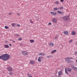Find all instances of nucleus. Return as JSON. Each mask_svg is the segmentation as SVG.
Here are the masks:
<instances>
[{
	"label": "nucleus",
	"instance_id": "41",
	"mask_svg": "<svg viewBox=\"0 0 77 77\" xmlns=\"http://www.w3.org/2000/svg\"><path fill=\"white\" fill-rule=\"evenodd\" d=\"M64 0H61V2H63Z\"/></svg>",
	"mask_w": 77,
	"mask_h": 77
},
{
	"label": "nucleus",
	"instance_id": "5",
	"mask_svg": "<svg viewBox=\"0 0 77 77\" xmlns=\"http://www.w3.org/2000/svg\"><path fill=\"white\" fill-rule=\"evenodd\" d=\"M57 18H54L52 19V21L55 23H57Z\"/></svg>",
	"mask_w": 77,
	"mask_h": 77
},
{
	"label": "nucleus",
	"instance_id": "20",
	"mask_svg": "<svg viewBox=\"0 0 77 77\" xmlns=\"http://www.w3.org/2000/svg\"><path fill=\"white\" fill-rule=\"evenodd\" d=\"M35 42V41L33 40H31L30 41V42H31V43H33V42Z\"/></svg>",
	"mask_w": 77,
	"mask_h": 77
},
{
	"label": "nucleus",
	"instance_id": "28",
	"mask_svg": "<svg viewBox=\"0 0 77 77\" xmlns=\"http://www.w3.org/2000/svg\"><path fill=\"white\" fill-rule=\"evenodd\" d=\"M9 73L10 75H12V72H10Z\"/></svg>",
	"mask_w": 77,
	"mask_h": 77
},
{
	"label": "nucleus",
	"instance_id": "33",
	"mask_svg": "<svg viewBox=\"0 0 77 77\" xmlns=\"http://www.w3.org/2000/svg\"><path fill=\"white\" fill-rule=\"evenodd\" d=\"M17 27H20V25L18 24L17 25Z\"/></svg>",
	"mask_w": 77,
	"mask_h": 77
},
{
	"label": "nucleus",
	"instance_id": "3",
	"mask_svg": "<svg viewBox=\"0 0 77 77\" xmlns=\"http://www.w3.org/2000/svg\"><path fill=\"white\" fill-rule=\"evenodd\" d=\"M63 20H64V21H66V20H69V17L68 16H65L63 17Z\"/></svg>",
	"mask_w": 77,
	"mask_h": 77
},
{
	"label": "nucleus",
	"instance_id": "17",
	"mask_svg": "<svg viewBox=\"0 0 77 77\" xmlns=\"http://www.w3.org/2000/svg\"><path fill=\"white\" fill-rule=\"evenodd\" d=\"M54 3L56 4V5H59V1H56L54 2Z\"/></svg>",
	"mask_w": 77,
	"mask_h": 77
},
{
	"label": "nucleus",
	"instance_id": "42",
	"mask_svg": "<svg viewBox=\"0 0 77 77\" xmlns=\"http://www.w3.org/2000/svg\"><path fill=\"white\" fill-rule=\"evenodd\" d=\"M75 54L76 55H77V52H75Z\"/></svg>",
	"mask_w": 77,
	"mask_h": 77
},
{
	"label": "nucleus",
	"instance_id": "1",
	"mask_svg": "<svg viewBox=\"0 0 77 77\" xmlns=\"http://www.w3.org/2000/svg\"><path fill=\"white\" fill-rule=\"evenodd\" d=\"M10 57H11V56L8 54H4L2 56H0V59H2L3 60H8L9 59Z\"/></svg>",
	"mask_w": 77,
	"mask_h": 77
},
{
	"label": "nucleus",
	"instance_id": "11",
	"mask_svg": "<svg viewBox=\"0 0 77 77\" xmlns=\"http://www.w3.org/2000/svg\"><path fill=\"white\" fill-rule=\"evenodd\" d=\"M30 64H32V65H34V64H35V61H30Z\"/></svg>",
	"mask_w": 77,
	"mask_h": 77
},
{
	"label": "nucleus",
	"instance_id": "24",
	"mask_svg": "<svg viewBox=\"0 0 77 77\" xmlns=\"http://www.w3.org/2000/svg\"><path fill=\"white\" fill-rule=\"evenodd\" d=\"M5 29H9V27H8L7 26H5Z\"/></svg>",
	"mask_w": 77,
	"mask_h": 77
},
{
	"label": "nucleus",
	"instance_id": "43",
	"mask_svg": "<svg viewBox=\"0 0 77 77\" xmlns=\"http://www.w3.org/2000/svg\"><path fill=\"white\" fill-rule=\"evenodd\" d=\"M9 46H11V45H12L11 44H9Z\"/></svg>",
	"mask_w": 77,
	"mask_h": 77
},
{
	"label": "nucleus",
	"instance_id": "31",
	"mask_svg": "<svg viewBox=\"0 0 77 77\" xmlns=\"http://www.w3.org/2000/svg\"><path fill=\"white\" fill-rule=\"evenodd\" d=\"M38 58L41 59H42L43 58V57H38Z\"/></svg>",
	"mask_w": 77,
	"mask_h": 77
},
{
	"label": "nucleus",
	"instance_id": "2",
	"mask_svg": "<svg viewBox=\"0 0 77 77\" xmlns=\"http://www.w3.org/2000/svg\"><path fill=\"white\" fill-rule=\"evenodd\" d=\"M74 59L73 58H72V57H68L66 58L65 60L66 61L68 62L71 63V60H70V59Z\"/></svg>",
	"mask_w": 77,
	"mask_h": 77
},
{
	"label": "nucleus",
	"instance_id": "22",
	"mask_svg": "<svg viewBox=\"0 0 77 77\" xmlns=\"http://www.w3.org/2000/svg\"><path fill=\"white\" fill-rule=\"evenodd\" d=\"M68 71H69V72H70V71H72V69H71L68 68Z\"/></svg>",
	"mask_w": 77,
	"mask_h": 77
},
{
	"label": "nucleus",
	"instance_id": "6",
	"mask_svg": "<svg viewBox=\"0 0 77 77\" xmlns=\"http://www.w3.org/2000/svg\"><path fill=\"white\" fill-rule=\"evenodd\" d=\"M64 34H65V35H68V34H69V32L67 31H63Z\"/></svg>",
	"mask_w": 77,
	"mask_h": 77
},
{
	"label": "nucleus",
	"instance_id": "9",
	"mask_svg": "<svg viewBox=\"0 0 77 77\" xmlns=\"http://www.w3.org/2000/svg\"><path fill=\"white\" fill-rule=\"evenodd\" d=\"M76 34V32L75 31H72V35H75V34Z\"/></svg>",
	"mask_w": 77,
	"mask_h": 77
},
{
	"label": "nucleus",
	"instance_id": "21",
	"mask_svg": "<svg viewBox=\"0 0 77 77\" xmlns=\"http://www.w3.org/2000/svg\"><path fill=\"white\" fill-rule=\"evenodd\" d=\"M15 24H16L15 23H13L11 25L13 27H15Z\"/></svg>",
	"mask_w": 77,
	"mask_h": 77
},
{
	"label": "nucleus",
	"instance_id": "25",
	"mask_svg": "<svg viewBox=\"0 0 77 77\" xmlns=\"http://www.w3.org/2000/svg\"><path fill=\"white\" fill-rule=\"evenodd\" d=\"M58 9H63V7H60L59 8H58Z\"/></svg>",
	"mask_w": 77,
	"mask_h": 77
},
{
	"label": "nucleus",
	"instance_id": "32",
	"mask_svg": "<svg viewBox=\"0 0 77 77\" xmlns=\"http://www.w3.org/2000/svg\"><path fill=\"white\" fill-rule=\"evenodd\" d=\"M9 15H12V13H9Z\"/></svg>",
	"mask_w": 77,
	"mask_h": 77
},
{
	"label": "nucleus",
	"instance_id": "15",
	"mask_svg": "<svg viewBox=\"0 0 77 77\" xmlns=\"http://www.w3.org/2000/svg\"><path fill=\"white\" fill-rule=\"evenodd\" d=\"M57 12L58 13H59V14H64V12L62 13V12L60 11H57Z\"/></svg>",
	"mask_w": 77,
	"mask_h": 77
},
{
	"label": "nucleus",
	"instance_id": "19",
	"mask_svg": "<svg viewBox=\"0 0 77 77\" xmlns=\"http://www.w3.org/2000/svg\"><path fill=\"white\" fill-rule=\"evenodd\" d=\"M38 61L39 62H41V59H40L39 58H38Z\"/></svg>",
	"mask_w": 77,
	"mask_h": 77
},
{
	"label": "nucleus",
	"instance_id": "30",
	"mask_svg": "<svg viewBox=\"0 0 77 77\" xmlns=\"http://www.w3.org/2000/svg\"><path fill=\"white\" fill-rule=\"evenodd\" d=\"M57 37H58V36L57 35V36H56V37L55 38V39H57Z\"/></svg>",
	"mask_w": 77,
	"mask_h": 77
},
{
	"label": "nucleus",
	"instance_id": "39",
	"mask_svg": "<svg viewBox=\"0 0 77 77\" xmlns=\"http://www.w3.org/2000/svg\"><path fill=\"white\" fill-rule=\"evenodd\" d=\"M49 25H51V23H49Z\"/></svg>",
	"mask_w": 77,
	"mask_h": 77
},
{
	"label": "nucleus",
	"instance_id": "48",
	"mask_svg": "<svg viewBox=\"0 0 77 77\" xmlns=\"http://www.w3.org/2000/svg\"><path fill=\"white\" fill-rule=\"evenodd\" d=\"M47 57H48V56H47Z\"/></svg>",
	"mask_w": 77,
	"mask_h": 77
},
{
	"label": "nucleus",
	"instance_id": "49",
	"mask_svg": "<svg viewBox=\"0 0 77 77\" xmlns=\"http://www.w3.org/2000/svg\"><path fill=\"white\" fill-rule=\"evenodd\" d=\"M38 18V20H39V18Z\"/></svg>",
	"mask_w": 77,
	"mask_h": 77
},
{
	"label": "nucleus",
	"instance_id": "23",
	"mask_svg": "<svg viewBox=\"0 0 77 77\" xmlns=\"http://www.w3.org/2000/svg\"><path fill=\"white\" fill-rule=\"evenodd\" d=\"M22 39H21V38H18L17 40L18 41H21L22 40Z\"/></svg>",
	"mask_w": 77,
	"mask_h": 77
},
{
	"label": "nucleus",
	"instance_id": "26",
	"mask_svg": "<svg viewBox=\"0 0 77 77\" xmlns=\"http://www.w3.org/2000/svg\"><path fill=\"white\" fill-rule=\"evenodd\" d=\"M73 41V40H71L69 41V43H71V42H72Z\"/></svg>",
	"mask_w": 77,
	"mask_h": 77
},
{
	"label": "nucleus",
	"instance_id": "34",
	"mask_svg": "<svg viewBox=\"0 0 77 77\" xmlns=\"http://www.w3.org/2000/svg\"><path fill=\"white\" fill-rule=\"evenodd\" d=\"M65 72H66V74H68V72H67V71H66V69H65Z\"/></svg>",
	"mask_w": 77,
	"mask_h": 77
},
{
	"label": "nucleus",
	"instance_id": "46",
	"mask_svg": "<svg viewBox=\"0 0 77 77\" xmlns=\"http://www.w3.org/2000/svg\"><path fill=\"white\" fill-rule=\"evenodd\" d=\"M58 77H61V76L60 75H59Z\"/></svg>",
	"mask_w": 77,
	"mask_h": 77
},
{
	"label": "nucleus",
	"instance_id": "29",
	"mask_svg": "<svg viewBox=\"0 0 77 77\" xmlns=\"http://www.w3.org/2000/svg\"><path fill=\"white\" fill-rule=\"evenodd\" d=\"M29 20L30 21V22H31V23H33V21H32V20Z\"/></svg>",
	"mask_w": 77,
	"mask_h": 77
},
{
	"label": "nucleus",
	"instance_id": "35",
	"mask_svg": "<svg viewBox=\"0 0 77 77\" xmlns=\"http://www.w3.org/2000/svg\"><path fill=\"white\" fill-rule=\"evenodd\" d=\"M20 46H22V45H23V44L22 43H20Z\"/></svg>",
	"mask_w": 77,
	"mask_h": 77
},
{
	"label": "nucleus",
	"instance_id": "44",
	"mask_svg": "<svg viewBox=\"0 0 77 77\" xmlns=\"http://www.w3.org/2000/svg\"><path fill=\"white\" fill-rule=\"evenodd\" d=\"M8 41H6L5 42V43L6 44V43H8Z\"/></svg>",
	"mask_w": 77,
	"mask_h": 77
},
{
	"label": "nucleus",
	"instance_id": "50",
	"mask_svg": "<svg viewBox=\"0 0 77 77\" xmlns=\"http://www.w3.org/2000/svg\"><path fill=\"white\" fill-rule=\"evenodd\" d=\"M10 41H12V40H10Z\"/></svg>",
	"mask_w": 77,
	"mask_h": 77
},
{
	"label": "nucleus",
	"instance_id": "8",
	"mask_svg": "<svg viewBox=\"0 0 77 77\" xmlns=\"http://www.w3.org/2000/svg\"><path fill=\"white\" fill-rule=\"evenodd\" d=\"M39 56H45V54L44 53H39L38 54Z\"/></svg>",
	"mask_w": 77,
	"mask_h": 77
},
{
	"label": "nucleus",
	"instance_id": "7",
	"mask_svg": "<svg viewBox=\"0 0 77 77\" xmlns=\"http://www.w3.org/2000/svg\"><path fill=\"white\" fill-rule=\"evenodd\" d=\"M22 53L23 54V55L25 56H26V55H27V53L25 51H22Z\"/></svg>",
	"mask_w": 77,
	"mask_h": 77
},
{
	"label": "nucleus",
	"instance_id": "37",
	"mask_svg": "<svg viewBox=\"0 0 77 77\" xmlns=\"http://www.w3.org/2000/svg\"><path fill=\"white\" fill-rule=\"evenodd\" d=\"M71 67H72L73 68H74V66L73 65H71Z\"/></svg>",
	"mask_w": 77,
	"mask_h": 77
},
{
	"label": "nucleus",
	"instance_id": "47",
	"mask_svg": "<svg viewBox=\"0 0 77 77\" xmlns=\"http://www.w3.org/2000/svg\"><path fill=\"white\" fill-rule=\"evenodd\" d=\"M76 62H77V59L76 60Z\"/></svg>",
	"mask_w": 77,
	"mask_h": 77
},
{
	"label": "nucleus",
	"instance_id": "36",
	"mask_svg": "<svg viewBox=\"0 0 77 77\" xmlns=\"http://www.w3.org/2000/svg\"><path fill=\"white\" fill-rule=\"evenodd\" d=\"M27 75H29V77H32V75L29 76V74H28Z\"/></svg>",
	"mask_w": 77,
	"mask_h": 77
},
{
	"label": "nucleus",
	"instance_id": "16",
	"mask_svg": "<svg viewBox=\"0 0 77 77\" xmlns=\"http://www.w3.org/2000/svg\"><path fill=\"white\" fill-rule=\"evenodd\" d=\"M49 45L51 46H53V45H54V43H53L51 42L49 43Z\"/></svg>",
	"mask_w": 77,
	"mask_h": 77
},
{
	"label": "nucleus",
	"instance_id": "40",
	"mask_svg": "<svg viewBox=\"0 0 77 77\" xmlns=\"http://www.w3.org/2000/svg\"><path fill=\"white\" fill-rule=\"evenodd\" d=\"M17 15H18V16H20V13H17Z\"/></svg>",
	"mask_w": 77,
	"mask_h": 77
},
{
	"label": "nucleus",
	"instance_id": "12",
	"mask_svg": "<svg viewBox=\"0 0 77 77\" xmlns=\"http://www.w3.org/2000/svg\"><path fill=\"white\" fill-rule=\"evenodd\" d=\"M62 74V72L60 71L58 72V75H61Z\"/></svg>",
	"mask_w": 77,
	"mask_h": 77
},
{
	"label": "nucleus",
	"instance_id": "51",
	"mask_svg": "<svg viewBox=\"0 0 77 77\" xmlns=\"http://www.w3.org/2000/svg\"><path fill=\"white\" fill-rule=\"evenodd\" d=\"M35 18H36V16H35Z\"/></svg>",
	"mask_w": 77,
	"mask_h": 77
},
{
	"label": "nucleus",
	"instance_id": "13",
	"mask_svg": "<svg viewBox=\"0 0 77 77\" xmlns=\"http://www.w3.org/2000/svg\"><path fill=\"white\" fill-rule=\"evenodd\" d=\"M4 47L5 48H9V45H5Z\"/></svg>",
	"mask_w": 77,
	"mask_h": 77
},
{
	"label": "nucleus",
	"instance_id": "45",
	"mask_svg": "<svg viewBox=\"0 0 77 77\" xmlns=\"http://www.w3.org/2000/svg\"><path fill=\"white\" fill-rule=\"evenodd\" d=\"M13 42L15 43V41H13Z\"/></svg>",
	"mask_w": 77,
	"mask_h": 77
},
{
	"label": "nucleus",
	"instance_id": "10",
	"mask_svg": "<svg viewBox=\"0 0 77 77\" xmlns=\"http://www.w3.org/2000/svg\"><path fill=\"white\" fill-rule=\"evenodd\" d=\"M50 13L51 14H52V15H56L57 14L56 12H50Z\"/></svg>",
	"mask_w": 77,
	"mask_h": 77
},
{
	"label": "nucleus",
	"instance_id": "27",
	"mask_svg": "<svg viewBox=\"0 0 77 77\" xmlns=\"http://www.w3.org/2000/svg\"><path fill=\"white\" fill-rule=\"evenodd\" d=\"M73 69H74V70H76V69H77V68L76 67H74Z\"/></svg>",
	"mask_w": 77,
	"mask_h": 77
},
{
	"label": "nucleus",
	"instance_id": "38",
	"mask_svg": "<svg viewBox=\"0 0 77 77\" xmlns=\"http://www.w3.org/2000/svg\"><path fill=\"white\" fill-rule=\"evenodd\" d=\"M16 36H19V35L18 34H16Z\"/></svg>",
	"mask_w": 77,
	"mask_h": 77
},
{
	"label": "nucleus",
	"instance_id": "4",
	"mask_svg": "<svg viewBox=\"0 0 77 77\" xmlns=\"http://www.w3.org/2000/svg\"><path fill=\"white\" fill-rule=\"evenodd\" d=\"M7 69L8 70V71H12V69L11 67H8L7 68Z\"/></svg>",
	"mask_w": 77,
	"mask_h": 77
},
{
	"label": "nucleus",
	"instance_id": "14",
	"mask_svg": "<svg viewBox=\"0 0 77 77\" xmlns=\"http://www.w3.org/2000/svg\"><path fill=\"white\" fill-rule=\"evenodd\" d=\"M57 51V50H53V51H52L51 53H52V54H53V53H55V52H56V51Z\"/></svg>",
	"mask_w": 77,
	"mask_h": 77
},
{
	"label": "nucleus",
	"instance_id": "18",
	"mask_svg": "<svg viewBox=\"0 0 77 77\" xmlns=\"http://www.w3.org/2000/svg\"><path fill=\"white\" fill-rule=\"evenodd\" d=\"M54 11H56L57 10H58V9H59V8H54Z\"/></svg>",
	"mask_w": 77,
	"mask_h": 77
}]
</instances>
